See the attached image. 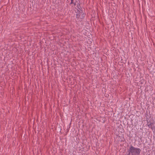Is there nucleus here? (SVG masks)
Wrapping results in <instances>:
<instances>
[{
	"mask_svg": "<svg viewBox=\"0 0 155 155\" xmlns=\"http://www.w3.org/2000/svg\"><path fill=\"white\" fill-rule=\"evenodd\" d=\"M147 125L152 129L153 132H155V124L153 122L147 121Z\"/></svg>",
	"mask_w": 155,
	"mask_h": 155,
	"instance_id": "nucleus-1",
	"label": "nucleus"
},
{
	"mask_svg": "<svg viewBox=\"0 0 155 155\" xmlns=\"http://www.w3.org/2000/svg\"><path fill=\"white\" fill-rule=\"evenodd\" d=\"M73 1H71V2L70 3V4H74V3H73Z\"/></svg>",
	"mask_w": 155,
	"mask_h": 155,
	"instance_id": "nucleus-3",
	"label": "nucleus"
},
{
	"mask_svg": "<svg viewBox=\"0 0 155 155\" xmlns=\"http://www.w3.org/2000/svg\"><path fill=\"white\" fill-rule=\"evenodd\" d=\"M84 14H82L81 16V13L80 12H79L77 14L76 17L77 18H82L84 17Z\"/></svg>",
	"mask_w": 155,
	"mask_h": 155,
	"instance_id": "nucleus-2",
	"label": "nucleus"
},
{
	"mask_svg": "<svg viewBox=\"0 0 155 155\" xmlns=\"http://www.w3.org/2000/svg\"><path fill=\"white\" fill-rule=\"evenodd\" d=\"M74 5H76V3H74Z\"/></svg>",
	"mask_w": 155,
	"mask_h": 155,
	"instance_id": "nucleus-4",
	"label": "nucleus"
},
{
	"mask_svg": "<svg viewBox=\"0 0 155 155\" xmlns=\"http://www.w3.org/2000/svg\"><path fill=\"white\" fill-rule=\"evenodd\" d=\"M73 0H71V1H73Z\"/></svg>",
	"mask_w": 155,
	"mask_h": 155,
	"instance_id": "nucleus-5",
	"label": "nucleus"
}]
</instances>
